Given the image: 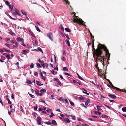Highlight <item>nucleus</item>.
I'll list each match as a JSON object with an SVG mask.
<instances>
[{
	"instance_id": "obj_1",
	"label": "nucleus",
	"mask_w": 126,
	"mask_h": 126,
	"mask_svg": "<svg viewBox=\"0 0 126 126\" xmlns=\"http://www.w3.org/2000/svg\"><path fill=\"white\" fill-rule=\"evenodd\" d=\"M103 49H104L106 52V56H108L107 55H108V58L107 60H109L110 54L109 53V51L107 49L106 46L100 44H99L98 45V48L96 50V55L97 56V60L98 61H100L102 64L104 65V57L103 56H101V55L102 54L101 50Z\"/></svg>"
},
{
	"instance_id": "obj_2",
	"label": "nucleus",
	"mask_w": 126,
	"mask_h": 126,
	"mask_svg": "<svg viewBox=\"0 0 126 126\" xmlns=\"http://www.w3.org/2000/svg\"><path fill=\"white\" fill-rule=\"evenodd\" d=\"M75 16V18L73 20L74 22L78 23L80 24H82L84 26H85L84 24L83 23L84 22V21L82 19L78 18L77 16Z\"/></svg>"
},
{
	"instance_id": "obj_3",
	"label": "nucleus",
	"mask_w": 126,
	"mask_h": 126,
	"mask_svg": "<svg viewBox=\"0 0 126 126\" xmlns=\"http://www.w3.org/2000/svg\"><path fill=\"white\" fill-rule=\"evenodd\" d=\"M47 37L51 41H53V36L52 34L50 32H49L47 33Z\"/></svg>"
},
{
	"instance_id": "obj_4",
	"label": "nucleus",
	"mask_w": 126,
	"mask_h": 126,
	"mask_svg": "<svg viewBox=\"0 0 126 126\" xmlns=\"http://www.w3.org/2000/svg\"><path fill=\"white\" fill-rule=\"evenodd\" d=\"M42 120L41 118L40 117H38L36 119V121L37 124L39 125H40L41 124V121Z\"/></svg>"
},
{
	"instance_id": "obj_5",
	"label": "nucleus",
	"mask_w": 126,
	"mask_h": 126,
	"mask_svg": "<svg viewBox=\"0 0 126 126\" xmlns=\"http://www.w3.org/2000/svg\"><path fill=\"white\" fill-rule=\"evenodd\" d=\"M40 92L41 93L40 94V96H43V94L46 92V90L44 89H42L40 90Z\"/></svg>"
},
{
	"instance_id": "obj_6",
	"label": "nucleus",
	"mask_w": 126,
	"mask_h": 126,
	"mask_svg": "<svg viewBox=\"0 0 126 126\" xmlns=\"http://www.w3.org/2000/svg\"><path fill=\"white\" fill-rule=\"evenodd\" d=\"M62 120L65 123H69L70 122L69 120L67 118L63 119Z\"/></svg>"
},
{
	"instance_id": "obj_7",
	"label": "nucleus",
	"mask_w": 126,
	"mask_h": 126,
	"mask_svg": "<svg viewBox=\"0 0 126 126\" xmlns=\"http://www.w3.org/2000/svg\"><path fill=\"white\" fill-rule=\"evenodd\" d=\"M109 96L110 97L113 99H115L116 98V96L114 95H113L111 94H109Z\"/></svg>"
},
{
	"instance_id": "obj_8",
	"label": "nucleus",
	"mask_w": 126,
	"mask_h": 126,
	"mask_svg": "<svg viewBox=\"0 0 126 126\" xmlns=\"http://www.w3.org/2000/svg\"><path fill=\"white\" fill-rule=\"evenodd\" d=\"M14 13L16 15H18L19 16H20L21 15L19 13L17 9H15Z\"/></svg>"
},
{
	"instance_id": "obj_9",
	"label": "nucleus",
	"mask_w": 126,
	"mask_h": 126,
	"mask_svg": "<svg viewBox=\"0 0 126 126\" xmlns=\"http://www.w3.org/2000/svg\"><path fill=\"white\" fill-rule=\"evenodd\" d=\"M111 86L114 89H116V90H118L120 91H121V90L120 89L114 86L112 84H111Z\"/></svg>"
},
{
	"instance_id": "obj_10",
	"label": "nucleus",
	"mask_w": 126,
	"mask_h": 126,
	"mask_svg": "<svg viewBox=\"0 0 126 126\" xmlns=\"http://www.w3.org/2000/svg\"><path fill=\"white\" fill-rule=\"evenodd\" d=\"M16 40L18 41L19 42L22 41L23 42V38H20L19 37H18L16 38Z\"/></svg>"
},
{
	"instance_id": "obj_11",
	"label": "nucleus",
	"mask_w": 126,
	"mask_h": 126,
	"mask_svg": "<svg viewBox=\"0 0 126 126\" xmlns=\"http://www.w3.org/2000/svg\"><path fill=\"white\" fill-rule=\"evenodd\" d=\"M9 7V9L11 11H12L13 10V6L12 5H10Z\"/></svg>"
},
{
	"instance_id": "obj_12",
	"label": "nucleus",
	"mask_w": 126,
	"mask_h": 126,
	"mask_svg": "<svg viewBox=\"0 0 126 126\" xmlns=\"http://www.w3.org/2000/svg\"><path fill=\"white\" fill-rule=\"evenodd\" d=\"M35 93L36 94H37L40 96V93H39V91H38L37 89H35Z\"/></svg>"
},
{
	"instance_id": "obj_13",
	"label": "nucleus",
	"mask_w": 126,
	"mask_h": 126,
	"mask_svg": "<svg viewBox=\"0 0 126 126\" xmlns=\"http://www.w3.org/2000/svg\"><path fill=\"white\" fill-rule=\"evenodd\" d=\"M41 65L43 67L45 66H46V67H48V64L47 63H43L41 64Z\"/></svg>"
},
{
	"instance_id": "obj_14",
	"label": "nucleus",
	"mask_w": 126,
	"mask_h": 126,
	"mask_svg": "<svg viewBox=\"0 0 126 126\" xmlns=\"http://www.w3.org/2000/svg\"><path fill=\"white\" fill-rule=\"evenodd\" d=\"M90 99H87L86 101V102L85 103V104L86 105H88V104L90 103Z\"/></svg>"
},
{
	"instance_id": "obj_15",
	"label": "nucleus",
	"mask_w": 126,
	"mask_h": 126,
	"mask_svg": "<svg viewBox=\"0 0 126 126\" xmlns=\"http://www.w3.org/2000/svg\"><path fill=\"white\" fill-rule=\"evenodd\" d=\"M122 110L123 112H126V107H123L122 109Z\"/></svg>"
},
{
	"instance_id": "obj_16",
	"label": "nucleus",
	"mask_w": 126,
	"mask_h": 126,
	"mask_svg": "<svg viewBox=\"0 0 126 126\" xmlns=\"http://www.w3.org/2000/svg\"><path fill=\"white\" fill-rule=\"evenodd\" d=\"M41 83L39 81H36V84L39 86H40L41 85H43V84H40V83Z\"/></svg>"
},
{
	"instance_id": "obj_17",
	"label": "nucleus",
	"mask_w": 126,
	"mask_h": 126,
	"mask_svg": "<svg viewBox=\"0 0 126 126\" xmlns=\"http://www.w3.org/2000/svg\"><path fill=\"white\" fill-rule=\"evenodd\" d=\"M77 75L78 77V78L81 80H83V78L81 76H80L79 74H77Z\"/></svg>"
},
{
	"instance_id": "obj_18",
	"label": "nucleus",
	"mask_w": 126,
	"mask_h": 126,
	"mask_svg": "<svg viewBox=\"0 0 126 126\" xmlns=\"http://www.w3.org/2000/svg\"><path fill=\"white\" fill-rule=\"evenodd\" d=\"M52 124H53L54 125H57V123L56 121L55 120H52Z\"/></svg>"
},
{
	"instance_id": "obj_19",
	"label": "nucleus",
	"mask_w": 126,
	"mask_h": 126,
	"mask_svg": "<svg viewBox=\"0 0 126 126\" xmlns=\"http://www.w3.org/2000/svg\"><path fill=\"white\" fill-rule=\"evenodd\" d=\"M44 123L45 124H47L48 125H50L52 124V122L49 121H48L47 122H45Z\"/></svg>"
},
{
	"instance_id": "obj_20",
	"label": "nucleus",
	"mask_w": 126,
	"mask_h": 126,
	"mask_svg": "<svg viewBox=\"0 0 126 126\" xmlns=\"http://www.w3.org/2000/svg\"><path fill=\"white\" fill-rule=\"evenodd\" d=\"M66 44H67L68 46H70V42L69 41L66 40Z\"/></svg>"
},
{
	"instance_id": "obj_21",
	"label": "nucleus",
	"mask_w": 126,
	"mask_h": 126,
	"mask_svg": "<svg viewBox=\"0 0 126 126\" xmlns=\"http://www.w3.org/2000/svg\"><path fill=\"white\" fill-rule=\"evenodd\" d=\"M26 52H27V51L26 50H22V53L25 55H26Z\"/></svg>"
},
{
	"instance_id": "obj_22",
	"label": "nucleus",
	"mask_w": 126,
	"mask_h": 126,
	"mask_svg": "<svg viewBox=\"0 0 126 126\" xmlns=\"http://www.w3.org/2000/svg\"><path fill=\"white\" fill-rule=\"evenodd\" d=\"M65 30L68 32H70V30L68 28H65Z\"/></svg>"
},
{
	"instance_id": "obj_23",
	"label": "nucleus",
	"mask_w": 126,
	"mask_h": 126,
	"mask_svg": "<svg viewBox=\"0 0 126 126\" xmlns=\"http://www.w3.org/2000/svg\"><path fill=\"white\" fill-rule=\"evenodd\" d=\"M21 12H22V14H23L25 16L26 15H27L26 13L23 10H21Z\"/></svg>"
},
{
	"instance_id": "obj_24",
	"label": "nucleus",
	"mask_w": 126,
	"mask_h": 126,
	"mask_svg": "<svg viewBox=\"0 0 126 126\" xmlns=\"http://www.w3.org/2000/svg\"><path fill=\"white\" fill-rule=\"evenodd\" d=\"M96 107H97V109L98 110L101 111V110H102L101 109H100V108H100L101 107L100 106L98 105H97Z\"/></svg>"
},
{
	"instance_id": "obj_25",
	"label": "nucleus",
	"mask_w": 126,
	"mask_h": 126,
	"mask_svg": "<svg viewBox=\"0 0 126 126\" xmlns=\"http://www.w3.org/2000/svg\"><path fill=\"white\" fill-rule=\"evenodd\" d=\"M58 100H59L62 101H64V99L62 97L59 98Z\"/></svg>"
},
{
	"instance_id": "obj_26",
	"label": "nucleus",
	"mask_w": 126,
	"mask_h": 126,
	"mask_svg": "<svg viewBox=\"0 0 126 126\" xmlns=\"http://www.w3.org/2000/svg\"><path fill=\"white\" fill-rule=\"evenodd\" d=\"M28 93L31 97L33 98H34V96L33 95L29 93V92Z\"/></svg>"
},
{
	"instance_id": "obj_27",
	"label": "nucleus",
	"mask_w": 126,
	"mask_h": 126,
	"mask_svg": "<svg viewBox=\"0 0 126 126\" xmlns=\"http://www.w3.org/2000/svg\"><path fill=\"white\" fill-rule=\"evenodd\" d=\"M35 27H36V29L37 31L39 32L40 31V29L39 27H37L36 26H35Z\"/></svg>"
},
{
	"instance_id": "obj_28",
	"label": "nucleus",
	"mask_w": 126,
	"mask_h": 126,
	"mask_svg": "<svg viewBox=\"0 0 126 126\" xmlns=\"http://www.w3.org/2000/svg\"><path fill=\"white\" fill-rule=\"evenodd\" d=\"M57 82V83L60 86H61L62 85V84L61 83V82L59 80Z\"/></svg>"
},
{
	"instance_id": "obj_29",
	"label": "nucleus",
	"mask_w": 126,
	"mask_h": 126,
	"mask_svg": "<svg viewBox=\"0 0 126 126\" xmlns=\"http://www.w3.org/2000/svg\"><path fill=\"white\" fill-rule=\"evenodd\" d=\"M60 29H61L62 30H64V28L63 27V26L62 25H60Z\"/></svg>"
},
{
	"instance_id": "obj_30",
	"label": "nucleus",
	"mask_w": 126,
	"mask_h": 126,
	"mask_svg": "<svg viewBox=\"0 0 126 126\" xmlns=\"http://www.w3.org/2000/svg\"><path fill=\"white\" fill-rule=\"evenodd\" d=\"M80 100H84L85 99L84 97H78Z\"/></svg>"
},
{
	"instance_id": "obj_31",
	"label": "nucleus",
	"mask_w": 126,
	"mask_h": 126,
	"mask_svg": "<svg viewBox=\"0 0 126 126\" xmlns=\"http://www.w3.org/2000/svg\"><path fill=\"white\" fill-rule=\"evenodd\" d=\"M63 0L64 1H66V4L69 5V1H68L67 0Z\"/></svg>"
},
{
	"instance_id": "obj_32",
	"label": "nucleus",
	"mask_w": 126,
	"mask_h": 126,
	"mask_svg": "<svg viewBox=\"0 0 126 126\" xmlns=\"http://www.w3.org/2000/svg\"><path fill=\"white\" fill-rule=\"evenodd\" d=\"M34 67V64L33 63H32L30 65V68L32 69Z\"/></svg>"
},
{
	"instance_id": "obj_33",
	"label": "nucleus",
	"mask_w": 126,
	"mask_h": 126,
	"mask_svg": "<svg viewBox=\"0 0 126 126\" xmlns=\"http://www.w3.org/2000/svg\"><path fill=\"white\" fill-rule=\"evenodd\" d=\"M6 56L7 57L8 59V61H9V59H10V57L9 55H6Z\"/></svg>"
},
{
	"instance_id": "obj_34",
	"label": "nucleus",
	"mask_w": 126,
	"mask_h": 126,
	"mask_svg": "<svg viewBox=\"0 0 126 126\" xmlns=\"http://www.w3.org/2000/svg\"><path fill=\"white\" fill-rule=\"evenodd\" d=\"M5 4H6L8 6H9L10 5V3H9V2H8V1H6L5 2Z\"/></svg>"
},
{
	"instance_id": "obj_35",
	"label": "nucleus",
	"mask_w": 126,
	"mask_h": 126,
	"mask_svg": "<svg viewBox=\"0 0 126 126\" xmlns=\"http://www.w3.org/2000/svg\"><path fill=\"white\" fill-rule=\"evenodd\" d=\"M101 116L102 118H106L108 117V116L107 115H102Z\"/></svg>"
},
{
	"instance_id": "obj_36",
	"label": "nucleus",
	"mask_w": 126,
	"mask_h": 126,
	"mask_svg": "<svg viewBox=\"0 0 126 126\" xmlns=\"http://www.w3.org/2000/svg\"><path fill=\"white\" fill-rule=\"evenodd\" d=\"M7 100L8 103L9 104H11V102L10 101L8 98H7Z\"/></svg>"
},
{
	"instance_id": "obj_37",
	"label": "nucleus",
	"mask_w": 126,
	"mask_h": 126,
	"mask_svg": "<svg viewBox=\"0 0 126 126\" xmlns=\"http://www.w3.org/2000/svg\"><path fill=\"white\" fill-rule=\"evenodd\" d=\"M15 46L17 48L18 47V44H19V43H17V42H15Z\"/></svg>"
},
{
	"instance_id": "obj_38",
	"label": "nucleus",
	"mask_w": 126,
	"mask_h": 126,
	"mask_svg": "<svg viewBox=\"0 0 126 126\" xmlns=\"http://www.w3.org/2000/svg\"><path fill=\"white\" fill-rule=\"evenodd\" d=\"M51 114L49 116L50 118L52 117L55 116L54 115L52 112H51Z\"/></svg>"
},
{
	"instance_id": "obj_39",
	"label": "nucleus",
	"mask_w": 126,
	"mask_h": 126,
	"mask_svg": "<svg viewBox=\"0 0 126 126\" xmlns=\"http://www.w3.org/2000/svg\"><path fill=\"white\" fill-rule=\"evenodd\" d=\"M63 70L66 71H68V69L66 67H65L63 68Z\"/></svg>"
},
{
	"instance_id": "obj_40",
	"label": "nucleus",
	"mask_w": 126,
	"mask_h": 126,
	"mask_svg": "<svg viewBox=\"0 0 126 126\" xmlns=\"http://www.w3.org/2000/svg\"><path fill=\"white\" fill-rule=\"evenodd\" d=\"M27 83L29 84H32V82L30 80H28L27 81Z\"/></svg>"
},
{
	"instance_id": "obj_41",
	"label": "nucleus",
	"mask_w": 126,
	"mask_h": 126,
	"mask_svg": "<svg viewBox=\"0 0 126 126\" xmlns=\"http://www.w3.org/2000/svg\"><path fill=\"white\" fill-rule=\"evenodd\" d=\"M5 45L9 48H10V46L9 44L7 43H5Z\"/></svg>"
},
{
	"instance_id": "obj_42",
	"label": "nucleus",
	"mask_w": 126,
	"mask_h": 126,
	"mask_svg": "<svg viewBox=\"0 0 126 126\" xmlns=\"http://www.w3.org/2000/svg\"><path fill=\"white\" fill-rule=\"evenodd\" d=\"M38 49L39 51L41 52L42 53H43L42 50V49L40 48L39 47H38Z\"/></svg>"
},
{
	"instance_id": "obj_43",
	"label": "nucleus",
	"mask_w": 126,
	"mask_h": 126,
	"mask_svg": "<svg viewBox=\"0 0 126 126\" xmlns=\"http://www.w3.org/2000/svg\"><path fill=\"white\" fill-rule=\"evenodd\" d=\"M61 59L63 61H64L65 60V57L63 56H62L61 57Z\"/></svg>"
},
{
	"instance_id": "obj_44",
	"label": "nucleus",
	"mask_w": 126,
	"mask_h": 126,
	"mask_svg": "<svg viewBox=\"0 0 126 126\" xmlns=\"http://www.w3.org/2000/svg\"><path fill=\"white\" fill-rule=\"evenodd\" d=\"M64 74L65 75H66L69 76H71V75H70L69 74H68V73H67L64 72Z\"/></svg>"
},
{
	"instance_id": "obj_45",
	"label": "nucleus",
	"mask_w": 126,
	"mask_h": 126,
	"mask_svg": "<svg viewBox=\"0 0 126 126\" xmlns=\"http://www.w3.org/2000/svg\"><path fill=\"white\" fill-rule=\"evenodd\" d=\"M54 80L55 81L57 82L59 80V79L57 78H54Z\"/></svg>"
},
{
	"instance_id": "obj_46",
	"label": "nucleus",
	"mask_w": 126,
	"mask_h": 126,
	"mask_svg": "<svg viewBox=\"0 0 126 126\" xmlns=\"http://www.w3.org/2000/svg\"><path fill=\"white\" fill-rule=\"evenodd\" d=\"M70 102L71 104V105L72 106H74V104L71 101H70Z\"/></svg>"
},
{
	"instance_id": "obj_47",
	"label": "nucleus",
	"mask_w": 126,
	"mask_h": 126,
	"mask_svg": "<svg viewBox=\"0 0 126 126\" xmlns=\"http://www.w3.org/2000/svg\"><path fill=\"white\" fill-rule=\"evenodd\" d=\"M82 92H83V93H84V94H87V95H89V93H87V92H84V91H83Z\"/></svg>"
},
{
	"instance_id": "obj_48",
	"label": "nucleus",
	"mask_w": 126,
	"mask_h": 126,
	"mask_svg": "<svg viewBox=\"0 0 126 126\" xmlns=\"http://www.w3.org/2000/svg\"><path fill=\"white\" fill-rule=\"evenodd\" d=\"M41 63H44V61L43 60H41L40 59H39L38 60Z\"/></svg>"
},
{
	"instance_id": "obj_49",
	"label": "nucleus",
	"mask_w": 126,
	"mask_h": 126,
	"mask_svg": "<svg viewBox=\"0 0 126 126\" xmlns=\"http://www.w3.org/2000/svg\"><path fill=\"white\" fill-rule=\"evenodd\" d=\"M34 75L36 76H38V73L37 72H35L34 73Z\"/></svg>"
},
{
	"instance_id": "obj_50",
	"label": "nucleus",
	"mask_w": 126,
	"mask_h": 126,
	"mask_svg": "<svg viewBox=\"0 0 126 126\" xmlns=\"http://www.w3.org/2000/svg\"><path fill=\"white\" fill-rule=\"evenodd\" d=\"M36 65L38 66L41 68V66H40V64L39 63H36Z\"/></svg>"
},
{
	"instance_id": "obj_51",
	"label": "nucleus",
	"mask_w": 126,
	"mask_h": 126,
	"mask_svg": "<svg viewBox=\"0 0 126 126\" xmlns=\"http://www.w3.org/2000/svg\"><path fill=\"white\" fill-rule=\"evenodd\" d=\"M35 44L36 45H37L38 44V41L37 40H35Z\"/></svg>"
},
{
	"instance_id": "obj_52",
	"label": "nucleus",
	"mask_w": 126,
	"mask_h": 126,
	"mask_svg": "<svg viewBox=\"0 0 126 126\" xmlns=\"http://www.w3.org/2000/svg\"><path fill=\"white\" fill-rule=\"evenodd\" d=\"M60 115L62 117H65V115L63 114H61Z\"/></svg>"
},
{
	"instance_id": "obj_53",
	"label": "nucleus",
	"mask_w": 126,
	"mask_h": 126,
	"mask_svg": "<svg viewBox=\"0 0 126 126\" xmlns=\"http://www.w3.org/2000/svg\"><path fill=\"white\" fill-rule=\"evenodd\" d=\"M38 108V106H36L34 107V109L35 110H36Z\"/></svg>"
},
{
	"instance_id": "obj_54",
	"label": "nucleus",
	"mask_w": 126,
	"mask_h": 126,
	"mask_svg": "<svg viewBox=\"0 0 126 126\" xmlns=\"http://www.w3.org/2000/svg\"><path fill=\"white\" fill-rule=\"evenodd\" d=\"M10 42L12 44H14L15 42H14L13 40H12L10 41Z\"/></svg>"
},
{
	"instance_id": "obj_55",
	"label": "nucleus",
	"mask_w": 126,
	"mask_h": 126,
	"mask_svg": "<svg viewBox=\"0 0 126 126\" xmlns=\"http://www.w3.org/2000/svg\"><path fill=\"white\" fill-rule=\"evenodd\" d=\"M83 126H89V125L86 124H84L82 125Z\"/></svg>"
},
{
	"instance_id": "obj_56",
	"label": "nucleus",
	"mask_w": 126,
	"mask_h": 126,
	"mask_svg": "<svg viewBox=\"0 0 126 126\" xmlns=\"http://www.w3.org/2000/svg\"><path fill=\"white\" fill-rule=\"evenodd\" d=\"M15 111L14 109H12L10 111L12 112H13Z\"/></svg>"
},
{
	"instance_id": "obj_57",
	"label": "nucleus",
	"mask_w": 126,
	"mask_h": 126,
	"mask_svg": "<svg viewBox=\"0 0 126 126\" xmlns=\"http://www.w3.org/2000/svg\"><path fill=\"white\" fill-rule=\"evenodd\" d=\"M31 35L33 36V37H34V35L33 34V32H31Z\"/></svg>"
},
{
	"instance_id": "obj_58",
	"label": "nucleus",
	"mask_w": 126,
	"mask_h": 126,
	"mask_svg": "<svg viewBox=\"0 0 126 126\" xmlns=\"http://www.w3.org/2000/svg\"><path fill=\"white\" fill-rule=\"evenodd\" d=\"M60 109H57L56 110L57 111H59V112H61V111L60 110Z\"/></svg>"
},
{
	"instance_id": "obj_59",
	"label": "nucleus",
	"mask_w": 126,
	"mask_h": 126,
	"mask_svg": "<svg viewBox=\"0 0 126 126\" xmlns=\"http://www.w3.org/2000/svg\"><path fill=\"white\" fill-rule=\"evenodd\" d=\"M104 105L106 107H107V108H109V109H110V107L109 106H108L106 105Z\"/></svg>"
},
{
	"instance_id": "obj_60",
	"label": "nucleus",
	"mask_w": 126,
	"mask_h": 126,
	"mask_svg": "<svg viewBox=\"0 0 126 126\" xmlns=\"http://www.w3.org/2000/svg\"><path fill=\"white\" fill-rule=\"evenodd\" d=\"M15 64L16 65H17L18 67V65H19V63L18 62H16V64Z\"/></svg>"
},
{
	"instance_id": "obj_61",
	"label": "nucleus",
	"mask_w": 126,
	"mask_h": 126,
	"mask_svg": "<svg viewBox=\"0 0 126 126\" xmlns=\"http://www.w3.org/2000/svg\"><path fill=\"white\" fill-rule=\"evenodd\" d=\"M60 78L64 80V79L63 78L62 76L61 75H60Z\"/></svg>"
},
{
	"instance_id": "obj_62",
	"label": "nucleus",
	"mask_w": 126,
	"mask_h": 126,
	"mask_svg": "<svg viewBox=\"0 0 126 126\" xmlns=\"http://www.w3.org/2000/svg\"><path fill=\"white\" fill-rule=\"evenodd\" d=\"M20 109H21V111L22 112H23L24 111V110L23 109V108L22 106L20 107Z\"/></svg>"
},
{
	"instance_id": "obj_63",
	"label": "nucleus",
	"mask_w": 126,
	"mask_h": 126,
	"mask_svg": "<svg viewBox=\"0 0 126 126\" xmlns=\"http://www.w3.org/2000/svg\"><path fill=\"white\" fill-rule=\"evenodd\" d=\"M71 116L73 119H75V116Z\"/></svg>"
},
{
	"instance_id": "obj_64",
	"label": "nucleus",
	"mask_w": 126,
	"mask_h": 126,
	"mask_svg": "<svg viewBox=\"0 0 126 126\" xmlns=\"http://www.w3.org/2000/svg\"><path fill=\"white\" fill-rule=\"evenodd\" d=\"M6 40L7 41H10V38H7L6 39Z\"/></svg>"
}]
</instances>
